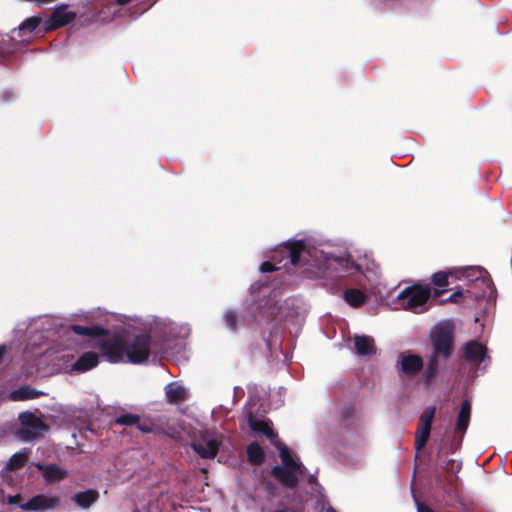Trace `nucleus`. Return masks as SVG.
Here are the masks:
<instances>
[{"instance_id": "nucleus-22", "label": "nucleus", "mask_w": 512, "mask_h": 512, "mask_svg": "<svg viewBox=\"0 0 512 512\" xmlns=\"http://www.w3.org/2000/svg\"><path fill=\"white\" fill-rule=\"evenodd\" d=\"M430 430L431 427L420 424L415 435V448L417 450H421L425 446L430 436Z\"/></svg>"}, {"instance_id": "nucleus-33", "label": "nucleus", "mask_w": 512, "mask_h": 512, "mask_svg": "<svg viewBox=\"0 0 512 512\" xmlns=\"http://www.w3.org/2000/svg\"><path fill=\"white\" fill-rule=\"evenodd\" d=\"M276 269L277 268L273 264H271L270 262H264L260 266V271L261 272H271V271H274Z\"/></svg>"}, {"instance_id": "nucleus-21", "label": "nucleus", "mask_w": 512, "mask_h": 512, "mask_svg": "<svg viewBox=\"0 0 512 512\" xmlns=\"http://www.w3.org/2000/svg\"><path fill=\"white\" fill-rule=\"evenodd\" d=\"M29 449H23L17 453H15L7 462L6 468L8 470L14 471L24 466L28 457H29Z\"/></svg>"}, {"instance_id": "nucleus-28", "label": "nucleus", "mask_w": 512, "mask_h": 512, "mask_svg": "<svg viewBox=\"0 0 512 512\" xmlns=\"http://www.w3.org/2000/svg\"><path fill=\"white\" fill-rule=\"evenodd\" d=\"M26 502L27 501L24 499V497L21 494L8 495L7 496V503L8 504L18 506L22 510H25Z\"/></svg>"}, {"instance_id": "nucleus-18", "label": "nucleus", "mask_w": 512, "mask_h": 512, "mask_svg": "<svg viewBox=\"0 0 512 512\" xmlns=\"http://www.w3.org/2000/svg\"><path fill=\"white\" fill-rule=\"evenodd\" d=\"M471 415V404L469 401L465 400L460 408L457 422H456V431L464 433L468 428L469 421Z\"/></svg>"}, {"instance_id": "nucleus-34", "label": "nucleus", "mask_w": 512, "mask_h": 512, "mask_svg": "<svg viewBox=\"0 0 512 512\" xmlns=\"http://www.w3.org/2000/svg\"><path fill=\"white\" fill-rule=\"evenodd\" d=\"M417 510H418V512H434L429 507H427L423 504H420V503H417Z\"/></svg>"}, {"instance_id": "nucleus-9", "label": "nucleus", "mask_w": 512, "mask_h": 512, "mask_svg": "<svg viewBox=\"0 0 512 512\" xmlns=\"http://www.w3.org/2000/svg\"><path fill=\"white\" fill-rule=\"evenodd\" d=\"M400 371L407 376L417 375L423 368V360L419 355L402 353L398 358Z\"/></svg>"}, {"instance_id": "nucleus-6", "label": "nucleus", "mask_w": 512, "mask_h": 512, "mask_svg": "<svg viewBox=\"0 0 512 512\" xmlns=\"http://www.w3.org/2000/svg\"><path fill=\"white\" fill-rule=\"evenodd\" d=\"M222 444V436L209 430H200L192 437L191 447L202 458H214Z\"/></svg>"}, {"instance_id": "nucleus-19", "label": "nucleus", "mask_w": 512, "mask_h": 512, "mask_svg": "<svg viewBox=\"0 0 512 512\" xmlns=\"http://www.w3.org/2000/svg\"><path fill=\"white\" fill-rule=\"evenodd\" d=\"M99 497L96 490L90 489L84 492H79L74 496L75 503L81 508H89Z\"/></svg>"}, {"instance_id": "nucleus-37", "label": "nucleus", "mask_w": 512, "mask_h": 512, "mask_svg": "<svg viewBox=\"0 0 512 512\" xmlns=\"http://www.w3.org/2000/svg\"><path fill=\"white\" fill-rule=\"evenodd\" d=\"M326 512H336V511H335L334 509H331V508H330V509H327V511H326Z\"/></svg>"}, {"instance_id": "nucleus-8", "label": "nucleus", "mask_w": 512, "mask_h": 512, "mask_svg": "<svg viewBox=\"0 0 512 512\" xmlns=\"http://www.w3.org/2000/svg\"><path fill=\"white\" fill-rule=\"evenodd\" d=\"M41 23V18L30 17L24 20L18 28L11 31V39L17 43L27 44L32 39L33 32L38 28Z\"/></svg>"}, {"instance_id": "nucleus-12", "label": "nucleus", "mask_w": 512, "mask_h": 512, "mask_svg": "<svg viewBox=\"0 0 512 512\" xmlns=\"http://www.w3.org/2000/svg\"><path fill=\"white\" fill-rule=\"evenodd\" d=\"M36 467L42 472L45 481L49 483L59 482L67 476V471L56 464L37 463Z\"/></svg>"}, {"instance_id": "nucleus-10", "label": "nucleus", "mask_w": 512, "mask_h": 512, "mask_svg": "<svg viewBox=\"0 0 512 512\" xmlns=\"http://www.w3.org/2000/svg\"><path fill=\"white\" fill-rule=\"evenodd\" d=\"M59 498L57 496L40 494L27 500L25 511H46L53 509L59 505Z\"/></svg>"}, {"instance_id": "nucleus-35", "label": "nucleus", "mask_w": 512, "mask_h": 512, "mask_svg": "<svg viewBox=\"0 0 512 512\" xmlns=\"http://www.w3.org/2000/svg\"><path fill=\"white\" fill-rule=\"evenodd\" d=\"M38 5H44L51 2H54L55 0H35Z\"/></svg>"}, {"instance_id": "nucleus-1", "label": "nucleus", "mask_w": 512, "mask_h": 512, "mask_svg": "<svg viewBox=\"0 0 512 512\" xmlns=\"http://www.w3.org/2000/svg\"><path fill=\"white\" fill-rule=\"evenodd\" d=\"M294 266H307L306 274L310 278H338L362 272V264L356 263L346 252L336 253L328 247L317 248L308 241L288 242L282 246Z\"/></svg>"}, {"instance_id": "nucleus-4", "label": "nucleus", "mask_w": 512, "mask_h": 512, "mask_svg": "<svg viewBox=\"0 0 512 512\" xmlns=\"http://www.w3.org/2000/svg\"><path fill=\"white\" fill-rule=\"evenodd\" d=\"M430 340L433 351L422 377L425 384H429L435 379L439 360L448 359L453 351V324L449 321H442L435 325L430 332Z\"/></svg>"}, {"instance_id": "nucleus-14", "label": "nucleus", "mask_w": 512, "mask_h": 512, "mask_svg": "<svg viewBox=\"0 0 512 512\" xmlns=\"http://www.w3.org/2000/svg\"><path fill=\"white\" fill-rule=\"evenodd\" d=\"M98 361L99 357L97 353L86 352L72 365L71 370L83 373L97 366Z\"/></svg>"}, {"instance_id": "nucleus-29", "label": "nucleus", "mask_w": 512, "mask_h": 512, "mask_svg": "<svg viewBox=\"0 0 512 512\" xmlns=\"http://www.w3.org/2000/svg\"><path fill=\"white\" fill-rule=\"evenodd\" d=\"M139 422V417L132 414H126L116 419L117 424L121 425H135Z\"/></svg>"}, {"instance_id": "nucleus-32", "label": "nucleus", "mask_w": 512, "mask_h": 512, "mask_svg": "<svg viewBox=\"0 0 512 512\" xmlns=\"http://www.w3.org/2000/svg\"><path fill=\"white\" fill-rule=\"evenodd\" d=\"M462 296L463 293L461 291H456L453 294H451L448 299L441 301V303H445L447 301L457 303L459 302L460 298H462Z\"/></svg>"}, {"instance_id": "nucleus-24", "label": "nucleus", "mask_w": 512, "mask_h": 512, "mask_svg": "<svg viewBox=\"0 0 512 512\" xmlns=\"http://www.w3.org/2000/svg\"><path fill=\"white\" fill-rule=\"evenodd\" d=\"M247 455L249 461L254 464L262 462L264 453L261 447L257 443H252L247 448Z\"/></svg>"}, {"instance_id": "nucleus-30", "label": "nucleus", "mask_w": 512, "mask_h": 512, "mask_svg": "<svg viewBox=\"0 0 512 512\" xmlns=\"http://www.w3.org/2000/svg\"><path fill=\"white\" fill-rule=\"evenodd\" d=\"M475 285H485L487 291L485 290L483 293H482V297H486V296H489L491 297L492 296V293H493V287H492V283L489 279L487 278H476L475 279Z\"/></svg>"}, {"instance_id": "nucleus-36", "label": "nucleus", "mask_w": 512, "mask_h": 512, "mask_svg": "<svg viewBox=\"0 0 512 512\" xmlns=\"http://www.w3.org/2000/svg\"><path fill=\"white\" fill-rule=\"evenodd\" d=\"M130 1H131V0H117V3H118L119 5H125V4L129 3Z\"/></svg>"}, {"instance_id": "nucleus-31", "label": "nucleus", "mask_w": 512, "mask_h": 512, "mask_svg": "<svg viewBox=\"0 0 512 512\" xmlns=\"http://www.w3.org/2000/svg\"><path fill=\"white\" fill-rule=\"evenodd\" d=\"M224 322L226 324V326L230 329H235L236 328V323H237V317H236V314L232 311H227L225 314H224Z\"/></svg>"}, {"instance_id": "nucleus-15", "label": "nucleus", "mask_w": 512, "mask_h": 512, "mask_svg": "<svg viewBox=\"0 0 512 512\" xmlns=\"http://www.w3.org/2000/svg\"><path fill=\"white\" fill-rule=\"evenodd\" d=\"M465 356L473 363H481L487 356L486 347L477 341H471L465 347Z\"/></svg>"}, {"instance_id": "nucleus-23", "label": "nucleus", "mask_w": 512, "mask_h": 512, "mask_svg": "<svg viewBox=\"0 0 512 512\" xmlns=\"http://www.w3.org/2000/svg\"><path fill=\"white\" fill-rule=\"evenodd\" d=\"M345 300L354 307L360 306L365 302V295L357 289L347 290L344 295Z\"/></svg>"}, {"instance_id": "nucleus-27", "label": "nucleus", "mask_w": 512, "mask_h": 512, "mask_svg": "<svg viewBox=\"0 0 512 512\" xmlns=\"http://www.w3.org/2000/svg\"><path fill=\"white\" fill-rule=\"evenodd\" d=\"M161 329L163 331V334L166 335H173L174 330V323L169 321H155V330Z\"/></svg>"}, {"instance_id": "nucleus-7", "label": "nucleus", "mask_w": 512, "mask_h": 512, "mask_svg": "<svg viewBox=\"0 0 512 512\" xmlns=\"http://www.w3.org/2000/svg\"><path fill=\"white\" fill-rule=\"evenodd\" d=\"M19 420L21 426L16 431V437L23 442L33 441L49 429L40 417L30 412L21 413Z\"/></svg>"}, {"instance_id": "nucleus-26", "label": "nucleus", "mask_w": 512, "mask_h": 512, "mask_svg": "<svg viewBox=\"0 0 512 512\" xmlns=\"http://www.w3.org/2000/svg\"><path fill=\"white\" fill-rule=\"evenodd\" d=\"M435 415V407H427L420 417V424L431 427Z\"/></svg>"}, {"instance_id": "nucleus-5", "label": "nucleus", "mask_w": 512, "mask_h": 512, "mask_svg": "<svg viewBox=\"0 0 512 512\" xmlns=\"http://www.w3.org/2000/svg\"><path fill=\"white\" fill-rule=\"evenodd\" d=\"M429 284H415L403 289L394 299L398 308L407 309L414 313H423L427 310V303L432 297Z\"/></svg>"}, {"instance_id": "nucleus-20", "label": "nucleus", "mask_w": 512, "mask_h": 512, "mask_svg": "<svg viewBox=\"0 0 512 512\" xmlns=\"http://www.w3.org/2000/svg\"><path fill=\"white\" fill-rule=\"evenodd\" d=\"M41 394L42 392L32 389L29 386H23L12 391L9 397L13 401H24L28 399H35Z\"/></svg>"}, {"instance_id": "nucleus-16", "label": "nucleus", "mask_w": 512, "mask_h": 512, "mask_svg": "<svg viewBox=\"0 0 512 512\" xmlns=\"http://www.w3.org/2000/svg\"><path fill=\"white\" fill-rule=\"evenodd\" d=\"M166 398L170 403H178L187 398V389L178 382H171L165 387Z\"/></svg>"}, {"instance_id": "nucleus-3", "label": "nucleus", "mask_w": 512, "mask_h": 512, "mask_svg": "<svg viewBox=\"0 0 512 512\" xmlns=\"http://www.w3.org/2000/svg\"><path fill=\"white\" fill-rule=\"evenodd\" d=\"M249 425L253 431L264 434L275 446L278 447L282 465L274 467L272 474L284 486L289 488L294 487L298 482V477L303 474L305 468L292 457L286 446H282L278 443L276 435L267 421L256 420L250 414Z\"/></svg>"}, {"instance_id": "nucleus-17", "label": "nucleus", "mask_w": 512, "mask_h": 512, "mask_svg": "<svg viewBox=\"0 0 512 512\" xmlns=\"http://www.w3.org/2000/svg\"><path fill=\"white\" fill-rule=\"evenodd\" d=\"M449 273L447 272H437L432 276V282L435 285V288L432 290V298L436 300L440 297L445 291V287L449 285L448 282Z\"/></svg>"}, {"instance_id": "nucleus-2", "label": "nucleus", "mask_w": 512, "mask_h": 512, "mask_svg": "<svg viewBox=\"0 0 512 512\" xmlns=\"http://www.w3.org/2000/svg\"><path fill=\"white\" fill-rule=\"evenodd\" d=\"M95 346L99 347L102 356L111 363L141 364L150 355L151 340L148 334H116L98 339Z\"/></svg>"}, {"instance_id": "nucleus-13", "label": "nucleus", "mask_w": 512, "mask_h": 512, "mask_svg": "<svg viewBox=\"0 0 512 512\" xmlns=\"http://www.w3.org/2000/svg\"><path fill=\"white\" fill-rule=\"evenodd\" d=\"M354 347L356 353L361 356L372 355L376 351L374 339L366 335H355Z\"/></svg>"}, {"instance_id": "nucleus-25", "label": "nucleus", "mask_w": 512, "mask_h": 512, "mask_svg": "<svg viewBox=\"0 0 512 512\" xmlns=\"http://www.w3.org/2000/svg\"><path fill=\"white\" fill-rule=\"evenodd\" d=\"M71 328L78 335L99 336L103 332V329H101L100 327L72 325Z\"/></svg>"}, {"instance_id": "nucleus-11", "label": "nucleus", "mask_w": 512, "mask_h": 512, "mask_svg": "<svg viewBox=\"0 0 512 512\" xmlns=\"http://www.w3.org/2000/svg\"><path fill=\"white\" fill-rule=\"evenodd\" d=\"M66 8V5H61L54 10L53 14L46 23V29H57L74 20L76 13L67 11Z\"/></svg>"}]
</instances>
